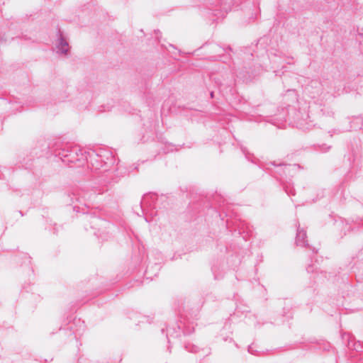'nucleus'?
<instances>
[{
	"label": "nucleus",
	"mask_w": 363,
	"mask_h": 363,
	"mask_svg": "<svg viewBox=\"0 0 363 363\" xmlns=\"http://www.w3.org/2000/svg\"><path fill=\"white\" fill-rule=\"evenodd\" d=\"M301 235L303 236L304 233H301V232H299L298 234V238H300Z\"/></svg>",
	"instance_id": "obj_2"
},
{
	"label": "nucleus",
	"mask_w": 363,
	"mask_h": 363,
	"mask_svg": "<svg viewBox=\"0 0 363 363\" xmlns=\"http://www.w3.org/2000/svg\"><path fill=\"white\" fill-rule=\"evenodd\" d=\"M57 50L58 52L63 54H67L69 50L68 43L62 38H60V42L57 45Z\"/></svg>",
	"instance_id": "obj_1"
}]
</instances>
